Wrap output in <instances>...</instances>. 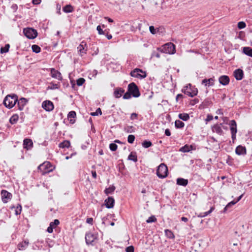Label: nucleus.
<instances>
[{"instance_id":"f257e3e1","label":"nucleus","mask_w":252,"mask_h":252,"mask_svg":"<svg viewBox=\"0 0 252 252\" xmlns=\"http://www.w3.org/2000/svg\"><path fill=\"white\" fill-rule=\"evenodd\" d=\"M17 101L18 95L15 94H12L5 97L3 104L6 108L10 109L15 105Z\"/></svg>"},{"instance_id":"f03ea898","label":"nucleus","mask_w":252,"mask_h":252,"mask_svg":"<svg viewBox=\"0 0 252 252\" xmlns=\"http://www.w3.org/2000/svg\"><path fill=\"white\" fill-rule=\"evenodd\" d=\"M55 169V166L49 161H45L38 166V170L42 175H45L52 172Z\"/></svg>"},{"instance_id":"7ed1b4c3","label":"nucleus","mask_w":252,"mask_h":252,"mask_svg":"<svg viewBox=\"0 0 252 252\" xmlns=\"http://www.w3.org/2000/svg\"><path fill=\"white\" fill-rule=\"evenodd\" d=\"M182 92L185 94L191 97H193L197 95L198 89L195 86H192L190 83L184 86L181 90Z\"/></svg>"},{"instance_id":"20e7f679","label":"nucleus","mask_w":252,"mask_h":252,"mask_svg":"<svg viewBox=\"0 0 252 252\" xmlns=\"http://www.w3.org/2000/svg\"><path fill=\"white\" fill-rule=\"evenodd\" d=\"M157 50L161 53L169 54H174L176 52L175 45L171 42L166 43L161 47H158Z\"/></svg>"},{"instance_id":"39448f33","label":"nucleus","mask_w":252,"mask_h":252,"mask_svg":"<svg viewBox=\"0 0 252 252\" xmlns=\"http://www.w3.org/2000/svg\"><path fill=\"white\" fill-rule=\"evenodd\" d=\"M156 174L157 176L160 179H164L167 177L168 174V170L166 165L164 163H161L158 167Z\"/></svg>"},{"instance_id":"423d86ee","label":"nucleus","mask_w":252,"mask_h":252,"mask_svg":"<svg viewBox=\"0 0 252 252\" xmlns=\"http://www.w3.org/2000/svg\"><path fill=\"white\" fill-rule=\"evenodd\" d=\"M98 240V233L92 234L90 232H87L85 234V241L87 245L93 246L95 245V240Z\"/></svg>"},{"instance_id":"0eeeda50","label":"nucleus","mask_w":252,"mask_h":252,"mask_svg":"<svg viewBox=\"0 0 252 252\" xmlns=\"http://www.w3.org/2000/svg\"><path fill=\"white\" fill-rule=\"evenodd\" d=\"M127 90L133 97H138L141 95L138 87L134 82H131L128 85Z\"/></svg>"},{"instance_id":"6e6552de","label":"nucleus","mask_w":252,"mask_h":252,"mask_svg":"<svg viewBox=\"0 0 252 252\" xmlns=\"http://www.w3.org/2000/svg\"><path fill=\"white\" fill-rule=\"evenodd\" d=\"M23 32L24 35L30 39L35 38L38 35L37 30L32 28H24Z\"/></svg>"},{"instance_id":"1a4fd4ad","label":"nucleus","mask_w":252,"mask_h":252,"mask_svg":"<svg viewBox=\"0 0 252 252\" xmlns=\"http://www.w3.org/2000/svg\"><path fill=\"white\" fill-rule=\"evenodd\" d=\"M130 75L133 77H135L139 79H144L147 76L146 72L139 68H136L132 70L130 72Z\"/></svg>"},{"instance_id":"9d476101","label":"nucleus","mask_w":252,"mask_h":252,"mask_svg":"<svg viewBox=\"0 0 252 252\" xmlns=\"http://www.w3.org/2000/svg\"><path fill=\"white\" fill-rule=\"evenodd\" d=\"M229 125L230 126V129L231 131V138L233 143H234V141L236 139V133L237 132V123L235 120H232L230 121Z\"/></svg>"},{"instance_id":"9b49d317","label":"nucleus","mask_w":252,"mask_h":252,"mask_svg":"<svg viewBox=\"0 0 252 252\" xmlns=\"http://www.w3.org/2000/svg\"><path fill=\"white\" fill-rule=\"evenodd\" d=\"M1 195L2 201L4 203H7L12 197V193L4 189L1 190Z\"/></svg>"},{"instance_id":"f8f14e48","label":"nucleus","mask_w":252,"mask_h":252,"mask_svg":"<svg viewBox=\"0 0 252 252\" xmlns=\"http://www.w3.org/2000/svg\"><path fill=\"white\" fill-rule=\"evenodd\" d=\"M42 107L46 111L50 112L54 108V103L50 100H45L42 103Z\"/></svg>"},{"instance_id":"ddd939ff","label":"nucleus","mask_w":252,"mask_h":252,"mask_svg":"<svg viewBox=\"0 0 252 252\" xmlns=\"http://www.w3.org/2000/svg\"><path fill=\"white\" fill-rule=\"evenodd\" d=\"M223 123H218L214 125L211 126V129L213 132H216L220 135H222L224 132L221 128V126H222Z\"/></svg>"},{"instance_id":"4468645a","label":"nucleus","mask_w":252,"mask_h":252,"mask_svg":"<svg viewBox=\"0 0 252 252\" xmlns=\"http://www.w3.org/2000/svg\"><path fill=\"white\" fill-rule=\"evenodd\" d=\"M50 75L52 78L57 79L59 81L63 80V76L61 73L54 68H50Z\"/></svg>"},{"instance_id":"2eb2a0df","label":"nucleus","mask_w":252,"mask_h":252,"mask_svg":"<svg viewBox=\"0 0 252 252\" xmlns=\"http://www.w3.org/2000/svg\"><path fill=\"white\" fill-rule=\"evenodd\" d=\"M235 153L238 156H245L247 154L246 148L245 146L239 145L235 149Z\"/></svg>"},{"instance_id":"dca6fc26","label":"nucleus","mask_w":252,"mask_h":252,"mask_svg":"<svg viewBox=\"0 0 252 252\" xmlns=\"http://www.w3.org/2000/svg\"><path fill=\"white\" fill-rule=\"evenodd\" d=\"M115 199L112 196H109L104 201V205L108 209L113 208L114 206Z\"/></svg>"},{"instance_id":"f3484780","label":"nucleus","mask_w":252,"mask_h":252,"mask_svg":"<svg viewBox=\"0 0 252 252\" xmlns=\"http://www.w3.org/2000/svg\"><path fill=\"white\" fill-rule=\"evenodd\" d=\"M233 75L237 80H241L244 78V71L242 69L238 68L234 71Z\"/></svg>"},{"instance_id":"a211bd4d","label":"nucleus","mask_w":252,"mask_h":252,"mask_svg":"<svg viewBox=\"0 0 252 252\" xmlns=\"http://www.w3.org/2000/svg\"><path fill=\"white\" fill-rule=\"evenodd\" d=\"M28 102V100L24 97H21L19 99H18L17 101L18 109L20 111L23 110L25 106Z\"/></svg>"},{"instance_id":"6ab92c4d","label":"nucleus","mask_w":252,"mask_h":252,"mask_svg":"<svg viewBox=\"0 0 252 252\" xmlns=\"http://www.w3.org/2000/svg\"><path fill=\"white\" fill-rule=\"evenodd\" d=\"M215 79L214 77L207 79L205 78L202 80L201 84L205 87L213 86L215 84Z\"/></svg>"},{"instance_id":"aec40b11","label":"nucleus","mask_w":252,"mask_h":252,"mask_svg":"<svg viewBox=\"0 0 252 252\" xmlns=\"http://www.w3.org/2000/svg\"><path fill=\"white\" fill-rule=\"evenodd\" d=\"M23 148L27 150H31L33 147V142L32 139L25 138L23 141Z\"/></svg>"},{"instance_id":"412c9836","label":"nucleus","mask_w":252,"mask_h":252,"mask_svg":"<svg viewBox=\"0 0 252 252\" xmlns=\"http://www.w3.org/2000/svg\"><path fill=\"white\" fill-rule=\"evenodd\" d=\"M236 203L237 201H235V200L230 201L225 206L223 209L220 211V213L225 214L230 212L231 211V207Z\"/></svg>"},{"instance_id":"4be33fe9","label":"nucleus","mask_w":252,"mask_h":252,"mask_svg":"<svg viewBox=\"0 0 252 252\" xmlns=\"http://www.w3.org/2000/svg\"><path fill=\"white\" fill-rule=\"evenodd\" d=\"M87 49L88 45L85 41H82L78 47V49L81 54H86Z\"/></svg>"},{"instance_id":"5701e85b","label":"nucleus","mask_w":252,"mask_h":252,"mask_svg":"<svg viewBox=\"0 0 252 252\" xmlns=\"http://www.w3.org/2000/svg\"><path fill=\"white\" fill-rule=\"evenodd\" d=\"M219 83L223 85L226 86L229 83L230 79L227 75H221L219 78Z\"/></svg>"},{"instance_id":"b1692460","label":"nucleus","mask_w":252,"mask_h":252,"mask_svg":"<svg viewBox=\"0 0 252 252\" xmlns=\"http://www.w3.org/2000/svg\"><path fill=\"white\" fill-rule=\"evenodd\" d=\"M125 93V90L123 88L117 87L114 89V96L116 98H119Z\"/></svg>"},{"instance_id":"393cba45","label":"nucleus","mask_w":252,"mask_h":252,"mask_svg":"<svg viewBox=\"0 0 252 252\" xmlns=\"http://www.w3.org/2000/svg\"><path fill=\"white\" fill-rule=\"evenodd\" d=\"M76 117V113L74 111H70L67 114V119L70 124H73L75 122L74 118Z\"/></svg>"},{"instance_id":"a878e982","label":"nucleus","mask_w":252,"mask_h":252,"mask_svg":"<svg viewBox=\"0 0 252 252\" xmlns=\"http://www.w3.org/2000/svg\"><path fill=\"white\" fill-rule=\"evenodd\" d=\"M29 241L28 239H26L22 242L19 243L18 244V249L20 251L25 250L29 246Z\"/></svg>"},{"instance_id":"bb28decb","label":"nucleus","mask_w":252,"mask_h":252,"mask_svg":"<svg viewBox=\"0 0 252 252\" xmlns=\"http://www.w3.org/2000/svg\"><path fill=\"white\" fill-rule=\"evenodd\" d=\"M189 181L188 179H186L182 178H178L176 180V184L178 185L186 187L188 185Z\"/></svg>"},{"instance_id":"cd10ccee","label":"nucleus","mask_w":252,"mask_h":252,"mask_svg":"<svg viewBox=\"0 0 252 252\" xmlns=\"http://www.w3.org/2000/svg\"><path fill=\"white\" fill-rule=\"evenodd\" d=\"M127 160H131L135 162L138 160L137 156L135 152H131L128 156Z\"/></svg>"},{"instance_id":"c85d7f7f","label":"nucleus","mask_w":252,"mask_h":252,"mask_svg":"<svg viewBox=\"0 0 252 252\" xmlns=\"http://www.w3.org/2000/svg\"><path fill=\"white\" fill-rule=\"evenodd\" d=\"M70 147V142L69 140H63V142H61L59 145V147L60 148H68Z\"/></svg>"},{"instance_id":"c756f323","label":"nucleus","mask_w":252,"mask_h":252,"mask_svg":"<svg viewBox=\"0 0 252 252\" xmlns=\"http://www.w3.org/2000/svg\"><path fill=\"white\" fill-rule=\"evenodd\" d=\"M63 10L66 13H71L74 11V7L71 4H66L63 7Z\"/></svg>"},{"instance_id":"7c9ffc66","label":"nucleus","mask_w":252,"mask_h":252,"mask_svg":"<svg viewBox=\"0 0 252 252\" xmlns=\"http://www.w3.org/2000/svg\"><path fill=\"white\" fill-rule=\"evenodd\" d=\"M243 53L248 56L252 57V48L250 47H244Z\"/></svg>"},{"instance_id":"2f4dec72","label":"nucleus","mask_w":252,"mask_h":252,"mask_svg":"<svg viewBox=\"0 0 252 252\" xmlns=\"http://www.w3.org/2000/svg\"><path fill=\"white\" fill-rule=\"evenodd\" d=\"M165 236L170 239H174L175 235L174 233L169 229H166L164 230Z\"/></svg>"},{"instance_id":"473e14b6","label":"nucleus","mask_w":252,"mask_h":252,"mask_svg":"<svg viewBox=\"0 0 252 252\" xmlns=\"http://www.w3.org/2000/svg\"><path fill=\"white\" fill-rule=\"evenodd\" d=\"M124 130L126 133H133L135 131L136 128L132 126H126Z\"/></svg>"},{"instance_id":"72a5a7b5","label":"nucleus","mask_w":252,"mask_h":252,"mask_svg":"<svg viewBox=\"0 0 252 252\" xmlns=\"http://www.w3.org/2000/svg\"><path fill=\"white\" fill-rule=\"evenodd\" d=\"M212 103L211 100L209 98L205 99L200 105V108H207L210 104Z\"/></svg>"},{"instance_id":"f704fd0d","label":"nucleus","mask_w":252,"mask_h":252,"mask_svg":"<svg viewBox=\"0 0 252 252\" xmlns=\"http://www.w3.org/2000/svg\"><path fill=\"white\" fill-rule=\"evenodd\" d=\"M50 85L47 88V90L59 89L60 87V83H58V84H55L53 82H51V83H50Z\"/></svg>"},{"instance_id":"c9c22d12","label":"nucleus","mask_w":252,"mask_h":252,"mask_svg":"<svg viewBox=\"0 0 252 252\" xmlns=\"http://www.w3.org/2000/svg\"><path fill=\"white\" fill-rule=\"evenodd\" d=\"M19 120V116L17 114L13 115L9 119V123L11 125H14L18 122Z\"/></svg>"},{"instance_id":"e433bc0d","label":"nucleus","mask_w":252,"mask_h":252,"mask_svg":"<svg viewBox=\"0 0 252 252\" xmlns=\"http://www.w3.org/2000/svg\"><path fill=\"white\" fill-rule=\"evenodd\" d=\"M178 118L184 121H187L189 119V115L188 113H180Z\"/></svg>"},{"instance_id":"4c0bfd02","label":"nucleus","mask_w":252,"mask_h":252,"mask_svg":"<svg viewBox=\"0 0 252 252\" xmlns=\"http://www.w3.org/2000/svg\"><path fill=\"white\" fill-rule=\"evenodd\" d=\"M215 209V207L214 206H212L210 208V210L208 211L200 213V214L198 216V217L200 218H203L205 217L210 214H211Z\"/></svg>"},{"instance_id":"58836bf2","label":"nucleus","mask_w":252,"mask_h":252,"mask_svg":"<svg viewBox=\"0 0 252 252\" xmlns=\"http://www.w3.org/2000/svg\"><path fill=\"white\" fill-rule=\"evenodd\" d=\"M116 189L114 185L110 186L109 188H106L104 190V193L106 195L112 194L115 191Z\"/></svg>"},{"instance_id":"ea45409f","label":"nucleus","mask_w":252,"mask_h":252,"mask_svg":"<svg viewBox=\"0 0 252 252\" xmlns=\"http://www.w3.org/2000/svg\"><path fill=\"white\" fill-rule=\"evenodd\" d=\"M142 146L144 148H148L153 146V143L150 140H145L142 142Z\"/></svg>"},{"instance_id":"a19ab883","label":"nucleus","mask_w":252,"mask_h":252,"mask_svg":"<svg viewBox=\"0 0 252 252\" xmlns=\"http://www.w3.org/2000/svg\"><path fill=\"white\" fill-rule=\"evenodd\" d=\"M185 124L182 121L177 120L175 122V126L176 128H182L184 127Z\"/></svg>"},{"instance_id":"79ce46f5","label":"nucleus","mask_w":252,"mask_h":252,"mask_svg":"<svg viewBox=\"0 0 252 252\" xmlns=\"http://www.w3.org/2000/svg\"><path fill=\"white\" fill-rule=\"evenodd\" d=\"M10 45L6 44L4 47H1L0 49V54L6 53L9 51Z\"/></svg>"},{"instance_id":"37998d69","label":"nucleus","mask_w":252,"mask_h":252,"mask_svg":"<svg viewBox=\"0 0 252 252\" xmlns=\"http://www.w3.org/2000/svg\"><path fill=\"white\" fill-rule=\"evenodd\" d=\"M32 52L35 53H39L41 52V48L36 44H33L32 46Z\"/></svg>"},{"instance_id":"c03bdc74","label":"nucleus","mask_w":252,"mask_h":252,"mask_svg":"<svg viewBox=\"0 0 252 252\" xmlns=\"http://www.w3.org/2000/svg\"><path fill=\"white\" fill-rule=\"evenodd\" d=\"M189 145L186 144L180 148L179 151L183 153L189 152H190V150L189 149Z\"/></svg>"},{"instance_id":"a18cd8bd","label":"nucleus","mask_w":252,"mask_h":252,"mask_svg":"<svg viewBox=\"0 0 252 252\" xmlns=\"http://www.w3.org/2000/svg\"><path fill=\"white\" fill-rule=\"evenodd\" d=\"M157 221V219L156 217L154 215H152L146 220L147 223H150L152 222H155Z\"/></svg>"},{"instance_id":"49530a36","label":"nucleus","mask_w":252,"mask_h":252,"mask_svg":"<svg viewBox=\"0 0 252 252\" xmlns=\"http://www.w3.org/2000/svg\"><path fill=\"white\" fill-rule=\"evenodd\" d=\"M96 30L98 32V33L100 35H102V34L104 35V34H105V33L107 32L106 29H105V30L103 31L100 25H98L97 26Z\"/></svg>"},{"instance_id":"de8ad7c7","label":"nucleus","mask_w":252,"mask_h":252,"mask_svg":"<svg viewBox=\"0 0 252 252\" xmlns=\"http://www.w3.org/2000/svg\"><path fill=\"white\" fill-rule=\"evenodd\" d=\"M22 209V205L20 204H18L17 207L15 208V214L16 216L20 215L21 213Z\"/></svg>"},{"instance_id":"09e8293b","label":"nucleus","mask_w":252,"mask_h":252,"mask_svg":"<svg viewBox=\"0 0 252 252\" xmlns=\"http://www.w3.org/2000/svg\"><path fill=\"white\" fill-rule=\"evenodd\" d=\"M60 224V221L58 219H55L53 221L50 223L49 225L52 226L54 228H55Z\"/></svg>"},{"instance_id":"8fccbe9b","label":"nucleus","mask_w":252,"mask_h":252,"mask_svg":"<svg viewBox=\"0 0 252 252\" xmlns=\"http://www.w3.org/2000/svg\"><path fill=\"white\" fill-rule=\"evenodd\" d=\"M90 115L92 116H98L99 115H102V112H101V110L100 108H98L95 112H91L90 113Z\"/></svg>"},{"instance_id":"3c124183","label":"nucleus","mask_w":252,"mask_h":252,"mask_svg":"<svg viewBox=\"0 0 252 252\" xmlns=\"http://www.w3.org/2000/svg\"><path fill=\"white\" fill-rule=\"evenodd\" d=\"M118 146L115 143H112L109 144V149L112 152H115L117 150Z\"/></svg>"},{"instance_id":"603ef678","label":"nucleus","mask_w":252,"mask_h":252,"mask_svg":"<svg viewBox=\"0 0 252 252\" xmlns=\"http://www.w3.org/2000/svg\"><path fill=\"white\" fill-rule=\"evenodd\" d=\"M132 96V94L127 90L126 93H124V95H123V98L124 99H129L131 98Z\"/></svg>"},{"instance_id":"864d4df0","label":"nucleus","mask_w":252,"mask_h":252,"mask_svg":"<svg viewBox=\"0 0 252 252\" xmlns=\"http://www.w3.org/2000/svg\"><path fill=\"white\" fill-rule=\"evenodd\" d=\"M85 79L84 78H79L76 80V85L78 86H81L85 82Z\"/></svg>"},{"instance_id":"5fc2aeb1","label":"nucleus","mask_w":252,"mask_h":252,"mask_svg":"<svg viewBox=\"0 0 252 252\" xmlns=\"http://www.w3.org/2000/svg\"><path fill=\"white\" fill-rule=\"evenodd\" d=\"M135 139V137L134 135L130 134L127 137V142L129 144L133 143Z\"/></svg>"},{"instance_id":"6e6d98bb","label":"nucleus","mask_w":252,"mask_h":252,"mask_svg":"<svg viewBox=\"0 0 252 252\" xmlns=\"http://www.w3.org/2000/svg\"><path fill=\"white\" fill-rule=\"evenodd\" d=\"M237 27L239 29H243L246 27V24L243 21H241L238 23Z\"/></svg>"},{"instance_id":"4d7b16f0","label":"nucleus","mask_w":252,"mask_h":252,"mask_svg":"<svg viewBox=\"0 0 252 252\" xmlns=\"http://www.w3.org/2000/svg\"><path fill=\"white\" fill-rule=\"evenodd\" d=\"M160 52H157L156 51H153L151 54V58L156 57L157 58H159L160 56L159 54Z\"/></svg>"},{"instance_id":"13d9d810","label":"nucleus","mask_w":252,"mask_h":252,"mask_svg":"<svg viewBox=\"0 0 252 252\" xmlns=\"http://www.w3.org/2000/svg\"><path fill=\"white\" fill-rule=\"evenodd\" d=\"M199 99L196 98L190 100L189 104L190 105L193 106L195 104L198 103L199 102Z\"/></svg>"},{"instance_id":"bf43d9fd","label":"nucleus","mask_w":252,"mask_h":252,"mask_svg":"<svg viewBox=\"0 0 252 252\" xmlns=\"http://www.w3.org/2000/svg\"><path fill=\"white\" fill-rule=\"evenodd\" d=\"M126 252H134V248L133 246H129L126 248Z\"/></svg>"},{"instance_id":"052dcab7","label":"nucleus","mask_w":252,"mask_h":252,"mask_svg":"<svg viewBox=\"0 0 252 252\" xmlns=\"http://www.w3.org/2000/svg\"><path fill=\"white\" fill-rule=\"evenodd\" d=\"M149 30L150 32L153 34H155L157 33V28L156 29L153 26L149 27Z\"/></svg>"},{"instance_id":"680f3d73","label":"nucleus","mask_w":252,"mask_h":252,"mask_svg":"<svg viewBox=\"0 0 252 252\" xmlns=\"http://www.w3.org/2000/svg\"><path fill=\"white\" fill-rule=\"evenodd\" d=\"M165 32V29L163 27H159L157 28V32H158L159 33H163Z\"/></svg>"},{"instance_id":"e2e57ef3","label":"nucleus","mask_w":252,"mask_h":252,"mask_svg":"<svg viewBox=\"0 0 252 252\" xmlns=\"http://www.w3.org/2000/svg\"><path fill=\"white\" fill-rule=\"evenodd\" d=\"M213 119V116L211 114H208L207 115V117H206V119L205 120L206 124H207V123L208 122L212 120Z\"/></svg>"},{"instance_id":"0e129e2a","label":"nucleus","mask_w":252,"mask_h":252,"mask_svg":"<svg viewBox=\"0 0 252 252\" xmlns=\"http://www.w3.org/2000/svg\"><path fill=\"white\" fill-rule=\"evenodd\" d=\"M138 119V114L136 113H133L131 114L130 119L131 120H134Z\"/></svg>"},{"instance_id":"69168bd1","label":"nucleus","mask_w":252,"mask_h":252,"mask_svg":"<svg viewBox=\"0 0 252 252\" xmlns=\"http://www.w3.org/2000/svg\"><path fill=\"white\" fill-rule=\"evenodd\" d=\"M61 5L59 3H57V4H56L57 13L59 15L61 14Z\"/></svg>"},{"instance_id":"338daca9","label":"nucleus","mask_w":252,"mask_h":252,"mask_svg":"<svg viewBox=\"0 0 252 252\" xmlns=\"http://www.w3.org/2000/svg\"><path fill=\"white\" fill-rule=\"evenodd\" d=\"M185 97V96L182 94H178L177 95H176V101H178V100L179 99H182L183 98H184Z\"/></svg>"},{"instance_id":"774afa93","label":"nucleus","mask_w":252,"mask_h":252,"mask_svg":"<svg viewBox=\"0 0 252 252\" xmlns=\"http://www.w3.org/2000/svg\"><path fill=\"white\" fill-rule=\"evenodd\" d=\"M11 8L13 10V12H15L18 9V5L16 4H13L11 6Z\"/></svg>"}]
</instances>
